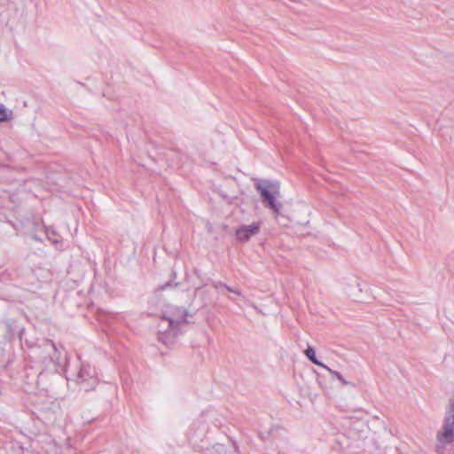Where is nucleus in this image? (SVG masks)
Listing matches in <instances>:
<instances>
[{
    "instance_id": "obj_5",
    "label": "nucleus",
    "mask_w": 454,
    "mask_h": 454,
    "mask_svg": "<svg viewBox=\"0 0 454 454\" xmlns=\"http://www.w3.org/2000/svg\"><path fill=\"white\" fill-rule=\"evenodd\" d=\"M261 222H253L250 224H244L236 230V239L242 243L248 241L252 237L259 233Z\"/></svg>"
},
{
    "instance_id": "obj_14",
    "label": "nucleus",
    "mask_w": 454,
    "mask_h": 454,
    "mask_svg": "<svg viewBox=\"0 0 454 454\" xmlns=\"http://www.w3.org/2000/svg\"><path fill=\"white\" fill-rule=\"evenodd\" d=\"M83 388H84L85 390H88V388H89V387H88L87 386H83Z\"/></svg>"
},
{
    "instance_id": "obj_10",
    "label": "nucleus",
    "mask_w": 454,
    "mask_h": 454,
    "mask_svg": "<svg viewBox=\"0 0 454 454\" xmlns=\"http://www.w3.org/2000/svg\"><path fill=\"white\" fill-rule=\"evenodd\" d=\"M44 276H43V281H48L51 278V273L49 271H44Z\"/></svg>"
},
{
    "instance_id": "obj_1",
    "label": "nucleus",
    "mask_w": 454,
    "mask_h": 454,
    "mask_svg": "<svg viewBox=\"0 0 454 454\" xmlns=\"http://www.w3.org/2000/svg\"><path fill=\"white\" fill-rule=\"evenodd\" d=\"M254 188L261 196V201L266 208L271 210L275 220L281 223L283 217L281 214L282 203L277 199L280 194V184L277 181L271 180H254Z\"/></svg>"
},
{
    "instance_id": "obj_3",
    "label": "nucleus",
    "mask_w": 454,
    "mask_h": 454,
    "mask_svg": "<svg viewBox=\"0 0 454 454\" xmlns=\"http://www.w3.org/2000/svg\"><path fill=\"white\" fill-rule=\"evenodd\" d=\"M436 448L443 449L446 445L454 442V395L449 401V408L446 411L442 427L436 434Z\"/></svg>"
},
{
    "instance_id": "obj_6",
    "label": "nucleus",
    "mask_w": 454,
    "mask_h": 454,
    "mask_svg": "<svg viewBox=\"0 0 454 454\" xmlns=\"http://www.w3.org/2000/svg\"><path fill=\"white\" fill-rule=\"evenodd\" d=\"M304 355L315 364L320 366V367H323V368H327V365H325V364L319 362L317 357H316V352H315V349L309 346L305 350H304Z\"/></svg>"
},
{
    "instance_id": "obj_2",
    "label": "nucleus",
    "mask_w": 454,
    "mask_h": 454,
    "mask_svg": "<svg viewBox=\"0 0 454 454\" xmlns=\"http://www.w3.org/2000/svg\"><path fill=\"white\" fill-rule=\"evenodd\" d=\"M341 295L356 303L364 302L368 296L364 281L356 276L344 278L340 284Z\"/></svg>"
},
{
    "instance_id": "obj_8",
    "label": "nucleus",
    "mask_w": 454,
    "mask_h": 454,
    "mask_svg": "<svg viewBox=\"0 0 454 454\" xmlns=\"http://www.w3.org/2000/svg\"><path fill=\"white\" fill-rule=\"evenodd\" d=\"M12 118V112L4 106H0V121L11 120Z\"/></svg>"
},
{
    "instance_id": "obj_7",
    "label": "nucleus",
    "mask_w": 454,
    "mask_h": 454,
    "mask_svg": "<svg viewBox=\"0 0 454 454\" xmlns=\"http://www.w3.org/2000/svg\"><path fill=\"white\" fill-rule=\"evenodd\" d=\"M213 287L215 288V289H219V288H225L227 291L231 292V293H233L239 296L241 295V293L239 289H236V288H232L227 285H225L224 283L223 282H214L213 283Z\"/></svg>"
},
{
    "instance_id": "obj_9",
    "label": "nucleus",
    "mask_w": 454,
    "mask_h": 454,
    "mask_svg": "<svg viewBox=\"0 0 454 454\" xmlns=\"http://www.w3.org/2000/svg\"><path fill=\"white\" fill-rule=\"evenodd\" d=\"M327 372H329L333 377H335L338 380L341 382L342 385H347L348 381L344 380V378L341 376L340 372L337 371L332 370L327 366V368H325Z\"/></svg>"
},
{
    "instance_id": "obj_4",
    "label": "nucleus",
    "mask_w": 454,
    "mask_h": 454,
    "mask_svg": "<svg viewBox=\"0 0 454 454\" xmlns=\"http://www.w3.org/2000/svg\"><path fill=\"white\" fill-rule=\"evenodd\" d=\"M186 316V309L172 304L166 305L162 312V319L168 322V328L171 329H174L179 324L185 322Z\"/></svg>"
},
{
    "instance_id": "obj_11",
    "label": "nucleus",
    "mask_w": 454,
    "mask_h": 454,
    "mask_svg": "<svg viewBox=\"0 0 454 454\" xmlns=\"http://www.w3.org/2000/svg\"><path fill=\"white\" fill-rule=\"evenodd\" d=\"M95 384H96V379L91 377L90 378V383L89 384L88 387H94Z\"/></svg>"
},
{
    "instance_id": "obj_12",
    "label": "nucleus",
    "mask_w": 454,
    "mask_h": 454,
    "mask_svg": "<svg viewBox=\"0 0 454 454\" xmlns=\"http://www.w3.org/2000/svg\"><path fill=\"white\" fill-rule=\"evenodd\" d=\"M79 377H80V378H82V377H83V371H82V372H80Z\"/></svg>"
},
{
    "instance_id": "obj_13",
    "label": "nucleus",
    "mask_w": 454,
    "mask_h": 454,
    "mask_svg": "<svg viewBox=\"0 0 454 454\" xmlns=\"http://www.w3.org/2000/svg\"><path fill=\"white\" fill-rule=\"evenodd\" d=\"M56 364L59 365V358H56Z\"/></svg>"
}]
</instances>
